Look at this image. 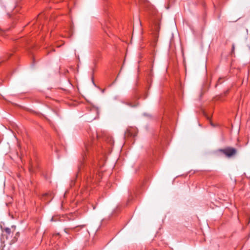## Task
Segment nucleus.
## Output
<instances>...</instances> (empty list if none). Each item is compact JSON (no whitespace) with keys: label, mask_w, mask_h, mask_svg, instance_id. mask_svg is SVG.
I'll return each instance as SVG.
<instances>
[{"label":"nucleus","mask_w":250,"mask_h":250,"mask_svg":"<svg viewBox=\"0 0 250 250\" xmlns=\"http://www.w3.org/2000/svg\"><path fill=\"white\" fill-rule=\"evenodd\" d=\"M219 152L223 153L228 157H231L236 153V149L231 147H228L224 149H220Z\"/></svg>","instance_id":"f03ea898"},{"label":"nucleus","mask_w":250,"mask_h":250,"mask_svg":"<svg viewBox=\"0 0 250 250\" xmlns=\"http://www.w3.org/2000/svg\"><path fill=\"white\" fill-rule=\"evenodd\" d=\"M84 226H85V225L81 226V227H84Z\"/></svg>","instance_id":"1a4fd4ad"},{"label":"nucleus","mask_w":250,"mask_h":250,"mask_svg":"<svg viewBox=\"0 0 250 250\" xmlns=\"http://www.w3.org/2000/svg\"><path fill=\"white\" fill-rule=\"evenodd\" d=\"M4 231L7 234H10L11 233V229L9 228H6L4 229Z\"/></svg>","instance_id":"39448f33"},{"label":"nucleus","mask_w":250,"mask_h":250,"mask_svg":"<svg viewBox=\"0 0 250 250\" xmlns=\"http://www.w3.org/2000/svg\"><path fill=\"white\" fill-rule=\"evenodd\" d=\"M154 27H155V29L156 31V32L158 31L160 29L159 24V23L155 24Z\"/></svg>","instance_id":"423d86ee"},{"label":"nucleus","mask_w":250,"mask_h":250,"mask_svg":"<svg viewBox=\"0 0 250 250\" xmlns=\"http://www.w3.org/2000/svg\"><path fill=\"white\" fill-rule=\"evenodd\" d=\"M94 65H95V64H96V62H95V61H94Z\"/></svg>","instance_id":"9d476101"},{"label":"nucleus","mask_w":250,"mask_h":250,"mask_svg":"<svg viewBox=\"0 0 250 250\" xmlns=\"http://www.w3.org/2000/svg\"><path fill=\"white\" fill-rule=\"evenodd\" d=\"M138 103L137 102H135L134 103H132L130 102H126V104L130 106V107H135L138 105Z\"/></svg>","instance_id":"20e7f679"},{"label":"nucleus","mask_w":250,"mask_h":250,"mask_svg":"<svg viewBox=\"0 0 250 250\" xmlns=\"http://www.w3.org/2000/svg\"><path fill=\"white\" fill-rule=\"evenodd\" d=\"M85 150L87 151V152H88L90 150V149L91 148V146L89 145H85Z\"/></svg>","instance_id":"0eeeda50"},{"label":"nucleus","mask_w":250,"mask_h":250,"mask_svg":"<svg viewBox=\"0 0 250 250\" xmlns=\"http://www.w3.org/2000/svg\"><path fill=\"white\" fill-rule=\"evenodd\" d=\"M138 132L137 129L134 127H129L127 128L125 133V137H134Z\"/></svg>","instance_id":"7ed1b4c3"},{"label":"nucleus","mask_w":250,"mask_h":250,"mask_svg":"<svg viewBox=\"0 0 250 250\" xmlns=\"http://www.w3.org/2000/svg\"><path fill=\"white\" fill-rule=\"evenodd\" d=\"M96 136L97 139H100V138H103L105 140L106 143L108 144L107 147L108 149H110L113 145H114V141L113 138L107 135L106 132L102 131H98L96 132Z\"/></svg>","instance_id":"f257e3e1"},{"label":"nucleus","mask_w":250,"mask_h":250,"mask_svg":"<svg viewBox=\"0 0 250 250\" xmlns=\"http://www.w3.org/2000/svg\"><path fill=\"white\" fill-rule=\"evenodd\" d=\"M235 49V46L234 44H232V52H233Z\"/></svg>","instance_id":"6e6552de"}]
</instances>
